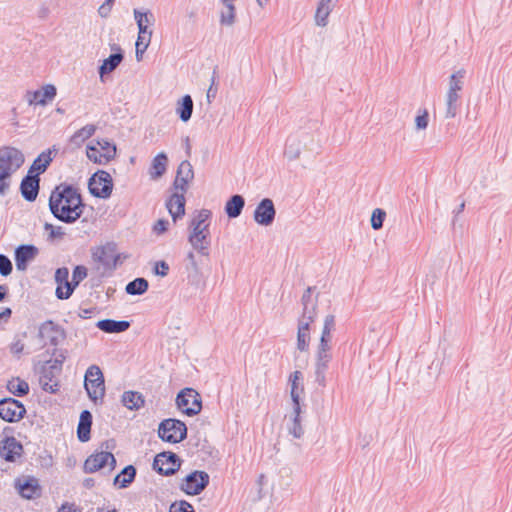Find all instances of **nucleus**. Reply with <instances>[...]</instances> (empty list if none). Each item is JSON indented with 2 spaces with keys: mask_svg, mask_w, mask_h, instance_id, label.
Here are the masks:
<instances>
[{
  "mask_svg": "<svg viewBox=\"0 0 512 512\" xmlns=\"http://www.w3.org/2000/svg\"><path fill=\"white\" fill-rule=\"evenodd\" d=\"M49 209L52 215L61 222L71 224L83 214L84 204L78 188L60 183L51 192Z\"/></svg>",
  "mask_w": 512,
  "mask_h": 512,
  "instance_id": "obj_1",
  "label": "nucleus"
},
{
  "mask_svg": "<svg viewBox=\"0 0 512 512\" xmlns=\"http://www.w3.org/2000/svg\"><path fill=\"white\" fill-rule=\"evenodd\" d=\"M23 152L13 146L0 147V195L4 196L10 189L11 179L24 164Z\"/></svg>",
  "mask_w": 512,
  "mask_h": 512,
  "instance_id": "obj_2",
  "label": "nucleus"
},
{
  "mask_svg": "<svg viewBox=\"0 0 512 512\" xmlns=\"http://www.w3.org/2000/svg\"><path fill=\"white\" fill-rule=\"evenodd\" d=\"M116 153V145L107 139L92 141L86 147L87 158L98 165L108 164L116 157Z\"/></svg>",
  "mask_w": 512,
  "mask_h": 512,
  "instance_id": "obj_3",
  "label": "nucleus"
},
{
  "mask_svg": "<svg viewBox=\"0 0 512 512\" xmlns=\"http://www.w3.org/2000/svg\"><path fill=\"white\" fill-rule=\"evenodd\" d=\"M84 387L89 398L97 403L102 401L105 395L104 376L99 366L91 365L85 373Z\"/></svg>",
  "mask_w": 512,
  "mask_h": 512,
  "instance_id": "obj_4",
  "label": "nucleus"
},
{
  "mask_svg": "<svg viewBox=\"0 0 512 512\" xmlns=\"http://www.w3.org/2000/svg\"><path fill=\"white\" fill-rule=\"evenodd\" d=\"M94 262L103 266L105 271L112 272L121 263V255L117 253V246L113 242L97 246L91 249Z\"/></svg>",
  "mask_w": 512,
  "mask_h": 512,
  "instance_id": "obj_5",
  "label": "nucleus"
},
{
  "mask_svg": "<svg viewBox=\"0 0 512 512\" xmlns=\"http://www.w3.org/2000/svg\"><path fill=\"white\" fill-rule=\"evenodd\" d=\"M158 436L165 442L176 444L187 437V427L180 420L165 419L159 424Z\"/></svg>",
  "mask_w": 512,
  "mask_h": 512,
  "instance_id": "obj_6",
  "label": "nucleus"
},
{
  "mask_svg": "<svg viewBox=\"0 0 512 512\" xmlns=\"http://www.w3.org/2000/svg\"><path fill=\"white\" fill-rule=\"evenodd\" d=\"M303 149L310 151L314 149L313 136L306 132L298 135H291L286 140L284 156L289 161L297 160Z\"/></svg>",
  "mask_w": 512,
  "mask_h": 512,
  "instance_id": "obj_7",
  "label": "nucleus"
},
{
  "mask_svg": "<svg viewBox=\"0 0 512 512\" xmlns=\"http://www.w3.org/2000/svg\"><path fill=\"white\" fill-rule=\"evenodd\" d=\"M88 188L90 193L95 197L102 199L109 198L113 189L111 175L104 170H98L89 179Z\"/></svg>",
  "mask_w": 512,
  "mask_h": 512,
  "instance_id": "obj_8",
  "label": "nucleus"
},
{
  "mask_svg": "<svg viewBox=\"0 0 512 512\" xmlns=\"http://www.w3.org/2000/svg\"><path fill=\"white\" fill-rule=\"evenodd\" d=\"M177 407L186 415L194 416L200 413L202 402L199 393L192 388L183 389L176 398Z\"/></svg>",
  "mask_w": 512,
  "mask_h": 512,
  "instance_id": "obj_9",
  "label": "nucleus"
},
{
  "mask_svg": "<svg viewBox=\"0 0 512 512\" xmlns=\"http://www.w3.org/2000/svg\"><path fill=\"white\" fill-rule=\"evenodd\" d=\"M209 480L207 472L196 470L183 479L180 489L187 495H198L208 486Z\"/></svg>",
  "mask_w": 512,
  "mask_h": 512,
  "instance_id": "obj_10",
  "label": "nucleus"
},
{
  "mask_svg": "<svg viewBox=\"0 0 512 512\" xmlns=\"http://www.w3.org/2000/svg\"><path fill=\"white\" fill-rule=\"evenodd\" d=\"M26 414V408L19 400L3 398L0 400V418L6 422H18Z\"/></svg>",
  "mask_w": 512,
  "mask_h": 512,
  "instance_id": "obj_11",
  "label": "nucleus"
},
{
  "mask_svg": "<svg viewBox=\"0 0 512 512\" xmlns=\"http://www.w3.org/2000/svg\"><path fill=\"white\" fill-rule=\"evenodd\" d=\"M14 488L19 495L27 500L36 499L41 496L42 489L39 480L34 476H22L14 480Z\"/></svg>",
  "mask_w": 512,
  "mask_h": 512,
  "instance_id": "obj_12",
  "label": "nucleus"
},
{
  "mask_svg": "<svg viewBox=\"0 0 512 512\" xmlns=\"http://www.w3.org/2000/svg\"><path fill=\"white\" fill-rule=\"evenodd\" d=\"M181 465L180 458L173 452H162L156 455L153 468L159 474L172 475L179 470Z\"/></svg>",
  "mask_w": 512,
  "mask_h": 512,
  "instance_id": "obj_13",
  "label": "nucleus"
},
{
  "mask_svg": "<svg viewBox=\"0 0 512 512\" xmlns=\"http://www.w3.org/2000/svg\"><path fill=\"white\" fill-rule=\"evenodd\" d=\"M302 314L298 323L311 325L317 317V298L312 297V287H308L302 295Z\"/></svg>",
  "mask_w": 512,
  "mask_h": 512,
  "instance_id": "obj_14",
  "label": "nucleus"
},
{
  "mask_svg": "<svg viewBox=\"0 0 512 512\" xmlns=\"http://www.w3.org/2000/svg\"><path fill=\"white\" fill-rule=\"evenodd\" d=\"M108 464L111 466V469L114 468L116 464L114 455L107 451L96 452L86 459L84 471L86 473H94Z\"/></svg>",
  "mask_w": 512,
  "mask_h": 512,
  "instance_id": "obj_15",
  "label": "nucleus"
},
{
  "mask_svg": "<svg viewBox=\"0 0 512 512\" xmlns=\"http://www.w3.org/2000/svg\"><path fill=\"white\" fill-rule=\"evenodd\" d=\"M56 94V87L52 84H46L41 90L27 91L25 97L29 106H45L55 98Z\"/></svg>",
  "mask_w": 512,
  "mask_h": 512,
  "instance_id": "obj_16",
  "label": "nucleus"
},
{
  "mask_svg": "<svg viewBox=\"0 0 512 512\" xmlns=\"http://www.w3.org/2000/svg\"><path fill=\"white\" fill-rule=\"evenodd\" d=\"M39 336L44 341V344L57 346L64 340L65 333L60 326L52 321H46L39 328Z\"/></svg>",
  "mask_w": 512,
  "mask_h": 512,
  "instance_id": "obj_17",
  "label": "nucleus"
},
{
  "mask_svg": "<svg viewBox=\"0 0 512 512\" xmlns=\"http://www.w3.org/2000/svg\"><path fill=\"white\" fill-rule=\"evenodd\" d=\"M275 214L273 201L269 198H264L254 211V220L260 225L269 226L273 223Z\"/></svg>",
  "mask_w": 512,
  "mask_h": 512,
  "instance_id": "obj_18",
  "label": "nucleus"
},
{
  "mask_svg": "<svg viewBox=\"0 0 512 512\" xmlns=\"http://www.w3.org/2000/svg\"><path fill=\"white\" fill-rule=\"evenodd\" d=\"M194 178V171L191 163L184 160L180 163L177 169L176 178L174 180V188L177 191L185 193L188 189V184Z\"/></svg>",
  "mask_w": 512,
  "mask_h": 512,
  "instance_id": "obj_19",
  "label": "nucleus"
},
{
  "mask_svg": "<svg viewBox=\"0 0 512 512\" xmlns=\"http://www.w3.org/2000/svg\"><path fill=\"white\" fill-rule=\"evenodd\" d=\"M23 446L14 437H6L0 442V456L9 462H14L22 455Z\"/></svg>",
  "mask_w": 512,
  "mask_h": 512,
  "instance_id": "obj_20",
  "label": "nucleus"
},
{
  "mask_svg": "<svg viewBox=\"0 0 512 512\" xmlns=\"http://www.w3.org/2000/svg\"><path fill=\"white\" fill-rule=\"evenodd\" d=\"M332 358L333 354H315V382L321 387L326 386V372L329 368V364L331 363Z\"/></svg>",
  "mask_w": 512,
  "mask_h": 512,
  "instance_id": "obj_21",
  "label": "nucleus"
},
{
  "mask_svg": "<svg viewBox=\"0 0 512 512\" xmlns=\"http://www.w3.org/2000/svg\"><path fill=\"white\" fill-rule=\"evenodd\" d=\"M39 182L40 179L38 174L30 175V173H28V175L22 179L20 184V191L25 200L32 202L37 198L39 192Z\"/></svg>",
  "mask_w": 512,
  "mask_h": 512,
  "instance_id": "obj_22",
  "label": "nucleus"
},
{
  "mask_svg": "<svg viewBox=\"0 0 512 512\" xmlns=\"http://www.w3.org/2000/svg\"><path fill=\"white\" fill-rule=\"evenodd\" d=\"M37 248L33 245H21L15 250L16 268L20 271L27 269L28 263L37 255Z\"/></svg>",
  "mask_w": 512,
  "mask_h": 512,
  "instance_id": "obj_23",
  "label": "nucleus"
},
{
  "mask_svg": "<svg viewBox=\"0 0 512 512\" xmlns=\"http://www.w3.org/2000/svg\"><path fill=\"white\" fill-rule=\"evenodd\" d=\"M188 241L195 251L202 256H209V249L211 245L210 231L203 233H189Z\"/></svg>",
  "mask_w": 512,
  "mask_h": 512,
  "instance_id": "obj_24",
  "label": "nucleus"
},
{
  "mask_svg": "<svg viewBox=\"0 0 512 512\" xmlns=\"http://www.w3.org/2000/svg\"><path fill=\"white\" fill-rule=\"evenodd\" d=\"M287 431L296 439H301L304 436L305 430L302 425L300 405H293L292 414L289 416L287 422Z\"/></svg>",
  "mask_w": 512,
  "mask_h": 512,
  "instance_id": "obj_25",
  "label": "nucleus"
},
{
  "mask_svg": "<svg viewBox=\"0 0 512 512\" xmlns=\"http://www.w3.org/2000/svg\"><path fill=\"white\" fill-rule=\"evenodd\" d=\"M185 202L184 193H179L177 190L167 200L166 207L174 222L185 214Z\"/></svg>",
  "mask_w": 512,
  "mask_h": 512,
  "instance_id": "obj_26",
  "label": "nucleus"
},
{
  "mask_svg": "<svg viewBox=\"0 0 512 512\" xmlns=\"http://www.w3.org/2000/svg\"><path fill=\"white\" fill-rule=\"evenodd\" d=\"M211 217V211L207 209H202L197 212L194 218L191 221L190 233H203L209 231V218Z\"/></svg>",
  "mask_w": 512,
  "mask_h": 512,
  "instance_id": "obj_27",
  "label": "nucleus"
},
{
  "mask_svg": "<svg viewBox=\"0 0 512 512\" xmlns=\"http://www.w3.org/2000/svg\"><path fill=\"white\" fill-rule=\"evenodd\" d=\"M92 425V415L88 410H84L80 414L77 427V436L81 442H87L90 439V431Z\"/></svg>",
  "mask_w": 512,
  "mask_h": 512,
  "instance_id": "obj_28",
  "label": "nucleus"
},
{
  "mask_svg": "<svg viewBox=\"0 0 512 512\" xmlns=\"http://www.w3.org/2000/svg\"><path fill=\"white\" fill-rule=\"evenodd\" d=\"M96 326L106 333H121L130 327V323L125 320L116 321L112 319H103L98 321Z\"/></svg>",
  "mask_w": 512,
  "mask_h": 512,
  "instance_id": "obj_29",
  "label": "nucleus"
},
{
  "mask_svg": "<svg viewBox=\"0 0 512 512\" xmlns=\"http://www.w3.org/2000/svg\"><path fill=\"white\" fill-rule=\"evenodd\" d=\"M96 129L97 127L94 124H87L83 126L70 137V144L76 148L81 147L87 139L95 134Z\"/></svg>",
  "mask_w": 512,
  "mask_h": 512,
  "instance_id": "obj_30",
  "label": "nucleus"
},
{
  "mask_svg": "<svg viewBox=\"0 0 512 512\" xmlns=\"http://www.w3.org/2000/svg\"><path fill=\"white\" fill-rule=\"evenodd\" d=\"M302 373L300 371H294L291 373L289 377V383L291 386L290 396L293 402V405H300V396L304 390L303 385L301 383Z\"/></svg>",
  "mask_w": 512,
  "mask_h": 512,
  "instance_id": "obj_31",
  "label": "nucleus"
},
{
  "mask_svg": "<svg viewBox=\"0 0 512 512\" xmlns=\"http://www.w3.org/2000/svg\"><path fill=\"white\" fill-rule=\"evenodd\" d=\"M115 50L117 52L111 54L107 59L103 61L102 65L99 67V74L101 77L105 74L113 72L122 62L123 54L120 47L117 46Z\"/></svg>",
  "mask_w": 512,
  "mask_h": 512,
  "instance_id": "obj_32",
  "label": "nucleus"
},
{
  "mask_svg": "<svg viewBox=\"0 0 512 512\" xmlns=\"http://www.w3.org/2000/svg\"><path fill=\"white\" fill-rule=\"evenodd\" d=\"M167 164L168 158L166 154L163 152L157 154L152 160V164L149 171L150 177L152 179H157L161 177L167 169Z\"/></svg>",
  "mask_w": 512,
  "mask_h": 512,
  "instance_id": "obj_33",
  "label": "nucleus"
},
{
  "mask_svg": "<svg viewBox=\"0 0 512 512\" xmlns=\"http://www.w3.org/2000/svg\"><path fill=\"white\" fill-rule=\"evenodd\" d=\"M245 205V200L241 195H233L225 204V212L229 218L240 216Z\"/></svg>",
  "mask_w": 512,
  "mask_h": 512,
  "instance_id": "obj_34",
  "label": "nucleus"
},
{
  "mask_svg": "<svg viewBox=\"0 0 512 512\" xmlns=\"http://www.w3.org/2000/svg\"><path fill=\"white\" fill-rule=\"evenodd\" d=\"M193 100L190 95H185L177 103L176 113L183 122L190 120L193 112Z\"/></svg>",
  "mask_w": 512,
  "mask_h": 512,
  "instance_id": "obj_35",
  "label": "nucleus"
},
{
  "mask_svg": "<svg viewBox=\"0 0 512 512\" xmlns=\"http://www.w3.org/2000/svg\"><path fill=\"white\" fill-rule=\"evenodd\" d=\"M143 395L135 391H126L122 395V403L129 410H138L144 405Z\"/></svg>",
  "mask_w": 512,
  "mask_h": 512,
  "instance_id": "obj_36",
  "label": "nucleus"
},
{
  "mask_svg": "<svg viewBox=\"0 0 512 512\" xmlns=\"http://www.w3.org/2000/svg\"><path fill=\"white\" fill-rule=\"evenodd\" d=\"M235 0H222L223 9L220 14V23L226 26H232L235 22L236 9L234 6Z\"/></svg>",
  "mask_w": 512,
  "mask_h": 512,
  "instance_id": "obj_37",
  "label": "nucleus"
},
{
  "mask_svg": "<svg viewBox=\"0 0 512 512\" xmlns=\"http://www.w3.org/2000/svg\"><path fill=\"white\" fill-rule=\"evenodd\" d=\"M310 339V325L298 323L297 349L301 352L308 351Z\"/></svg>",
  "mask_w": 512,
  "mask_h": 512,
  "instance_id": "obj_38",
  "label": "nucleus"
},
{
  "mask_svg": "<svg viewBox=\"0 0 512 512\" xmlns=\"http://www.w3.org/2000/svg\"><path fill=\"white\" fill-rule=\"evenodd\" d=\"M136 476V469L132 465L126 466L120 474L114 478V484L118 485L119 488H126L130 483L133 482Z\"/></svg>",
  "mask_w": 512,
  "mask_h": 512,
  "instance_id": "obj_39",
  "label": "nucleus"
},
{
  "mask_svg": "<svg viewBox=\"0 0 512 512\" xmlns=\"http://www.w3.org/2000/svg\"><path fill=\"white\" fill-rule=\"evenodd\" d=\"M7 389L13 395L17 397H22L28 394L29 385L25 380L16 377L8 381Z\"/></svg>",
  "mask_w": 512,
  "mask_h": 512,
  "instance_id": "obj_40",
  "label": "nucleus"
},
{
  "mask_svg": "<svg viewBox=\"0 0 512 512\" xmlns=\"http://www.w3.org/2000/svg\"><path fill=\"white\" fill-rule=\"evenodd\" d=\"M51 150L43 151L34 161L33 164L29 170V173H31L33 170L37 171L39 173H43L46 171L47 167L52 161L51 157Z\"/></svg>",
  "mask_w": 512,
  "mask_h": 512,
  "instance_id": "obj_41",
  "label": "nucleus"
},
{
  "mask_svg": "<svg viewBox=\"0 0 512 512\" xmlns=\"http://www.w3.org/2000/svg\"><path fill=\"white\" fill-rule=\"evenodd\" d=\"M460 94L455 92L446 93L445 118H454L458 112Z\"/></svg>",
  "mask_w": 512,
  "mask_h": 512,
  "instance_id": "obj_42",
  "label": "nucleus"
},
{
  "mask_svg": "<svg viewBox=\"0 0 512 512\" xmlns=\"http://www.w3.org/2000/svg\"><path fill=\"white\" fill-rule=\"evenodd\" d=\"M466 71L459 69L449 77V87L447 92L460 93L464 86Z\"/></svg>",
  "mask_w": 512,
  "mask_h": 512,
  "instance_id": "obj_43",
  "label": "nucleus"
},
{
  "mask_svg": "<svg viewBox=\"0 0 512 512\" xmlns=\"http://www.w3.org/2000/svg\"><path fill=\"white\" fill-rule=\"evenodd\" d=\"M149 284L145 278H136L126 285L125 291L129 295H142L148 290Z\"/></svg>",
  "mask_w": 512,
  "mask_h": 512,
  "instance_id": "obj_44",
  "label": "nucleus"
},
{
  "mask_svg": "<svg viewBox=\"0 0 512 512\" xmlns=\"http://www.w3.org/2000/svg\"><path fill=\"white\" fill-rule=\"evenodd\" d=\"M333 8L318 4L315 13V23L317 26L325 27L328 23V17Z\"/></svg>",
  "mask_w": 512,
  "mask_h": 512,
  "instance_id": "obj_45",
  "label": "nucleus"
},
{
  "mask_svg": "<svg viewBox=\"0 0 512 512\" xmlns=\"http://www.w3.org/2000/svg\"><path fill=\"white\" fill-rule=\"evenodd\" d=\"M386 217V212L383 209L376 208L372 212L371 216V227L374 230H379L383 226V222Z\"/></svg>",
  "mask_w": 512,
  "mask_h": 512,
  "instance_id": "obj_46",
  "label": "nucleus"
},
{
  "mask_svg": "<svg viewBox=\"0 0 512 512\" xmlns=\"http://www.w3.org/2000/svg\"><path fill=\"white\" fill-rule=\"evenodd\" d=\"M334 329H335V316L332 314H329L324 319L321 337L332 338V332L334 331Z\"/></svg>",
  "mask_w": 512,
  "mask_h": 512,
  "instance_id": "obj_47",
  "label": "nucleus"
},
{
  "mask_svg": "<svg viewBox=\"0 0 512 512\" xmlns=\"http://www.w3.org/2000/svg\"><path fill=\"white\" fill-rule=\"evenodd\" d=\"M87 277V268L82 265H78L72 272V286L76 288L81 281Z\"/></svg>",
  "mask_w": 512,
  "mask_h": 512,
  "instance_id": "obj_48",
  "label": "nucleus"
},
{
  "mask_svg": "<svg viewBox=\"0 0 512 512\" xmlns=\"http://www.w3.org/2000/svg\"><path fill=\"white\" fill-rule=\"evenodd\" d=\"M44 230L49 233L48 240L50 241L62 239L65 234L61 226H54L50 223L44 224Z\"/></svg>",
  "mask_w": 512,
  "mask_h": 512,
  "instance_id": "obj_49",
  "label": "nucleus"
},
{
  "mask_svg": "<svg viewBox=\"0 0 512 512\" xmlns=\"http://www.w3.org/2000/svg\"><path fill=\"white\" fill-rule=\"evenodd\" d=\"M315 354H332V338L320 337Z\"/></svg>",
  "mask_w": 512,
  "mask_h": 512,
  "instance_id": "obj_50",
  "label": "nucleus"
},
{
  "mask_svg": "<svg viewBox=\"0 0 512 512\" xmlns=\"http://www.w3.org/2000/svg\"><path fill=\"white\" fill-rule=\"evenodd\" d=\"M74 289L75 288L72 286V284H59L57 285L55 293L58 299L64 300L68 299L72 295Z\"/></svg>",
  "mask_w": 512,
  "mask_h": 512,
  "instance_id": "obj_51",
  "label": "nucleus"
},
{
  "mask_svg": "<svg viewBox=\"0 0 512 512\" xmlns=\"http://www.w3.org/2000/svg\"><path fill=\"white\" fill-rule=\"evenodd\" d=\"M13 270L11 260L4 254H0V274L4 277L11 274Z\"/></svg>",
  "mask_w": 512,
  "mask_h": 512,
  "instance_id": "obj_52",
  "label": "nucleus"
},
{
  "mask_svg": "<svg viewBox=\"0 0 512 512\" xmlns=\"http://www.w3.org/2000/svg\"><path fill=\"white\" fill-rule=\"evenodd\" d=\"M429 115L427 110L419 111L415 118V126L417 130H425L428 127Z\"/></svg>",
  "mask_w": 512,
  "mask_h": 512,
  "instance_id": "obj_53",
  "label": "nucleus"
},
{
  "mask_svg": "<svg viewBox=\"0 0 512 512\" xmlns=\"http://www.w3.org/2000/svg\"><path fill=\"white\" fill-rule=\"evenodd\" d=\"M69 270L67 267L58 268L55 272V282L57 285L72 284L69 280Z\"/></svg>",
  "mask_w": 512,
  "mask_h": 512,
  "instance_id": "obj_54",
  "label": "nucleus"
},
{
  "mask_svg": "<svg viewBox=\"0 0 512 512\" xmlns=\"http://www.w3.org/2000/svg\"><path fill=\"white\" fill-rule=\"evenodd\" d=\"M169 512H194V509L190 503L183 500L171 504Z\"/></svg>",
  "mask_w": 512,
  "mask_h": 512,
  "instance_id": "obj_55",
  "label": "nucleus"
},
{
  "mask_svg": "<svg viewBox=\"0 0 512 512\" xmlns=\"http://www.w3.org/2000/svg\"><path fill=\"white\" fill-rule=\"evenodd\" d=\"M133 14H134L135 19H136V15L137 16L140 15L142 18L143 24L152 25L155 21L154 15L149 10L142 12L138 9H134Z\"/></svg>",
  "mask_w": 512,
  "mask_h": 512,
  "instance_id": "obj_56",
  "label": "nucleus"
},
{
  "mask_svg": "<svg viewBox=\"0 0 512 512\" xmlns=\"http://www.w3.org/2000/svg\"><path fill=\"white\" fill-rule=\"evenodd\" d=\"M136 23H137V26H138V35H142V36H152V30L149 29V26L148 24H143L142 22V18L140 15H136Z\"/></svg>",
  "mask_w": 512,
  "mask_h": 512,
  "instance_id": "obj_57",
  "label": "nucleus"
},
{
  "mask_svg": "<svg viewBox=\"0 0 512 512\" xmlns=\"http://www.w3.org/2000/svg\"><path fill=\"white\" fill-rule=\"evenodd\" d=\"M169 225V221L165 219H159L153 226V230L156 234L164 233Z\"/></svg>",
  "mask_w": 512,
  "mask_h": 512,
  "instance_id": "obj_58",
  "label": "nucleus"
},
{
  "mask_svg": "<svg viewBox=\"0 0 512 512\" xmlns=\"http://www.w3.org/2000/svg\"><path fill=\"white\" fill-rule=\"evenodd\" d=\"M169 271V266L165 261H159L155 264V273L162 277L166 276Z\"/></svg>",
  "mask_w": 512,
  "mask_h": 512,
  "instance_id": "obj_59",
  "label": "nucleus"
},
{
  "mask_svg": "<svg viewBox=\"0 0 512 512\" xmlns=\"http://www.w3.org/2000/svg\"><path fill=\"white\" fill-rule=\"evenodd\" d=\"M151 37L152 36H150V35H148V36L138 35V38L136 41V48H144V50L146 51V49L148 48V46L151 42Z\"/></svg>",
  "mask_w": 512,
  "mask_h": 512,
  "instance_id": "obj_60",
  "label": "nucleus"
},
{
  "mask_svg": "<svg viewBox=\"0 0 512 512\" xmlns=\"http://www.w3.org/2000/svg\"><path fill=\"white\" fill-rule=\"evenodd\" d=\"M58 512H81L75 504L64 503Z\"/></svg>",
  "mask_w": 512,
  "mask_h": 512,
  "instance_id": "obj_61",
  "label": "nucleus"
},
{
  "mask_svg": "<svg viewBox=\"0 0 512 512\" xmlns=\"http://www.w3.org/2000/svg\"><path fill=\"white\" fill-rule=\"evenodd\" d=\"M24 349V344L21 341H15L11 344L10 350L13 354L19 355Z\"/></svg>",
  "mask_w": 512,
  "mask_h": 512,
  "instance_id": "obj_62",
  "label": "nucleus"
},
{
  "mask_svg": "<svg viewBox=\"0 0 512 512\" xmlns=\"http://www.w3.org/2000/svg\"><path fill=\"white\" fill-rule=\"evenodd\" d=\"M111 9L112 7L103 3L98 9V13L102 18H106L109 16Z\"/></svg>",
  "mask_w": 512,
  "mask_h": 512,
  "instance_id": "obj_63",
  "label": "nucleus"
},
{
  "mask_svg": "<svg viewBox=\"0 0 512 512\" xmlns=\"http://www.w3.org/2000/svg\"><path fill=\"white\" fill-rule=\"evenodd\" d=\"M96 512H118V510L114 506L107 504L98 507Z\"/></svg>",
  "mask_w": 512,
  "mask_h": 512,
  "instance_id": "obj_64",
  "label": "nucleus"
}]
</instances>
